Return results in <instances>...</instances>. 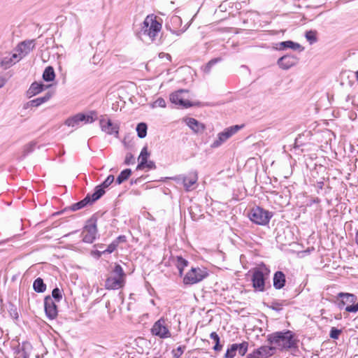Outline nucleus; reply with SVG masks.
Returning a JSON list of instances; mask_svg holds the SVG:
<instances>
[{"instance_id": "f257e3e1", "label": "nucleus", "mask_w": 358, "mask_h": 358, "mask_svg": "<svg viewBox=\"0 0 358 358\" xmlns=\"http://www.w3.org/2000/svg\"><path fill=\"white\" fill-rule=\"evenodd\" d=\"M267 340L270 344L274 345L275 349L280 350L296 348L299 342L294 334L289 330L272 333L268 335Z\"/></svg>"}, {"instance_id": "f03ea898", "label": "nucleus", "mask_w": 358, "mask_h": 358, "mask_svg": "<svg viewBox=\"0 0 358 358\" xmlns=\"http://www.w3.org/2000/svg\"><path fill=\"white\" fill-rule=\"evenodd\" d=\"M161 29L162 23L157 20L156 15L152 14L145 18L140 34L141 36L148 38L151 41H154Z\"/></svg>"}, {"instance_id": "7ed1b4c3", "label": "nucleus", "mask_w": 358, "mask_h": 358, "mask_svg": "<svg viewBox=\"0 0 358 358\" xmlns=\"http://www.w3.org/2000/svg\"><path fill=\"white\" fill-rule=\"evenodd\" d=\"M34 46H17V48L12 54L8 52L0 53V66L3 69H8L22 58L26 56Z\"/></svg>"}, {"instance_id": "20e7f679", "label": "nucleus", "mask_w": 358, "mask_h": 358, "mask_svg": "<svg viewBox=\"0 0 358 358\" xmlns=\"http://www.w3.org/2000/svg\"><path fill=\"white\" fill-rule=\"evenodd\" d=\"M125 276L122 267L120 264H115L110 275L106 280V289H118L123 287L125 284Z\"/></svg>"}, {"instance_id": "39448f33", "label": "nucleus", "mask_w": 358, "mask_h": 358, "mask_svg": "<svg viewBox=\"0 0 358 358\" xmlns=\"http://www.w3.org/2000/svg\"><path fill=\"white\" fill-rule=\"evenodd\" d=\"M96 119V113L94 111H90L87 114L80 113L67 118L64 124L68 127H78L82 122L84 124L92 123Z\"/></svg>"}, {"instance_id": "423d86ee", "label": "nucleus", "mask_w": 358, "mask_h": 358, "mask_svg": "<svg viewBox=\"0 0 358 358\" xmlns=\"http://www.w3.org/2000/svg\"><path fill=\"white\" fill-rule=\"evenodd\" d=\"M272 216L271 212L259 206L252 208L249 213V218L252 222L263 226L268 224Z\"/></svg>"}, {"instance_id": "0eeeda50", "label": "nucleus", "mask_w": 358, "mask_h": 358, "mask_svg": "<svg viewBox=\"0 0 358 358\" xmlns=\"http://www.w3.org/2000/svg\"><path fill=\"white\" fill-rule=\"evenodd\" d=\"M269 271L265 266L255 268L252 273V286L259 291L263 292L265 289V280L268 275Z\"/></svg>"}, {"instance_id": "6e6552de", "label": "nucleus", "mask_w": 358, "mask_h": 358, "mask_svg": "<svg viewBox=\"0 0 358 358\" xmlns=\"http://www.w3.org/2000/svg\"><path fill=\"white\" fill-rule=\"evenodd\" d=\"M96 218L91 217L87 223L82 232L83 241L87 243H92L96 239L97 234Z\"/></svg>"}, {"instance_id": "1a4fd4ad", "label": "nucleus", "mask_w": 358, "mask_h": 358, "mask_svg": "<svg viewBox=\"0 0 358 358\" xmlns=\"http://www.w3.org/2000/svg\"><path fill=\"white\" fill-rule=\"evenodd\" d=\"M104 193L105 191H103L101 188H99L96 191H94L93 194H87V196L83 200L73 204L71 206V210L76 211L85 207L87 205L92 204L100 199L104 194Z\"/></svg>"}, {"instance_id": "9d476101", "label": "nucleus", "mask_w": 358, "mask_h": 358, "mask_svg": "<svg viewBox=\"0 0 358 358\" xmlns=\"http://www.w3.org/2000/svg\"><path fill=\"white\" fill-rule=\"evenodd\" d=\"M242 127L243 126L234 125L226 128L223 131L217 134V138L211 144V148H215L220 147L230 137L237 133Z\"/></svg>"}, {"instance_id": "9b49d317", "label": "nucleus", "mask_w": 358, "mask_h": 358, "mask_svg": "<svg viewBox=\"0 0 358 358\" xmlns=\"http://www.w3.org/2000/svg\"><path fill=\"white\" fill-rule=\"evenodd\" d=\"M188 92L187 90H180L172 93L170 95L171 102L184 108L192 106L194 104H192L187 97Z\"/></svg>"}, {"instance_id": "f8f14e48", "label": "nucleus", "mask_w": 358, "mask_h": 358, "mask_svg": "<svg viewBox=\"0 0 358 358\" xmlns=\"http://www.w3.org/2000/svg\"><path fill=\"white\" fill-rule=\"evenodd\" d=\"M151 332L153 335L160 338H168L171 336L166 321L164 318H160L154 323L151 329Z\"/></svg>"}, {"instance_id": "ddd939ff", "label": "nucleus", "mask_w": 358, "mask_h": 358, "mask_svg": "<svg viewBox=\"0 0 358 358\" xmlns=\"http://www.w3.org/2000/svg\"><path fill=\"white\" fill-rule=\"evenodd\" d=\"M208 273L200 268H192L184 277L183 282L186 285H193L201 281Z\"/></svg>"}, {"instance_id": "4468645a", "label": "nucleus", "mask_w": 358, "mask_h": 358, "mask_svg": "<svg viewBox=\"0 0 358 358\" xmlns=\"http://www.w3.org/2000/svg\"><path fill=\"white\" fill-rule=\"evenodd\" d=\"M176 182L182 181L186 191L194 189L193 187L197 182L198 174L196 171H191L187 176L180 175L174 178Z\"/></svg>"}, {"instance_id": "2eb2a0df", "label": "nucleus", "mask_w": 358, "mask_h": 358, "mask_svg": "<svg viewBox=\"0 0 358 358\" xmlns=\"http://www.w3.org/2000/svg\"><path fill=\"white\" fill-rule=\"evenodd\" d=\"M44 308L46 316L50 320H54L58 315L57 306L50 296H47L44 299Z\"/></svg>"}, {"instance_id": "dca6fc26", "label": "nucleus", "mask_w": 358, "mask_h": 358, "mask_svg": "<svg viewBox=\"0 0 358 358\" xmlns=\"http://www.w3.org/2000/svg\"><path fill=\"white\" fill-rule=\"evenodd\" d=\"M100 127L101 130L109 135L115 134V136H118L119 134V125L116 123H113L109 119H101L100 120Z\"/></svg>"}, {"instance_id": "f3484780", "label": "nucleus", "mask_w": 358, "mask_h": 358, "mask_svg": "<svg viewBox=\"0 0 358 358\" xmlns=\"http://www.w3.org/2000/svg\"><path fill=\"white\" fill-rule=\"evenodd\" d=\"M338 299H341L338 303L339 309H343L345 306L353 305L357 302V297L356 295L350 293L340 292L337 296Z\"/></svg>"}, {"instance_id": "a211bd4d", "label": "nucleus", "mask_w": 358, "mask_h": 358, "mask_svg": "<svg viewBox=\"0 0 358 358\" xmlns=\"http://www.w3.org/2000/svg\"><path fill=\"white\" fill-rule=\"evenodd\" d=\"M31 348L29 343H23L22 345H18L14 349L15 358H29V354L28 350Z\"/></svg>"}, {"instance_id": "6ab92c4d", "label": "nucleus", "mask_w": 358, "mask_h": 358, "mask_svg": "<svg viewBox=\"0 0 358 358\" xmlns=\"http://www.w3.org/2000/svg\"><path fill=\"white\" fill-rule=\"evenodd\" d=\"M296 62V59L289 55H284L278 59V64L283 69H288L294 66Z\"/></svg>"}, {"instance_id": "aec40b11", "label": "nucleus", "mask_w": 358, "mask_h": 358, "mask_svg": "<svg viewBox=\"0 0 358 358\" xmlns=\"http://www.w3.org/2000/svg\"><path fill=\"white\" fill-rule=\"evenodd\" d=\"M273 287L276 289H282L286 282L285 275L282 271H276L273 275Z\"/></svg>"}, {"instance_id": "412c9836", "label": "nucleus", "mask_w": 358, "mask_h": 358, "mask_svg": "<svg viewBox=\"0 0 358 358\" xmlns=\"http://www.w3.org/2000/svg\"><path fill=\"white\" fill-rule=\"evenodd\" d=\"M274 346H262L254 352L259 356V358H267L273 355L275 350Z\"/></svg>"}, {"instance_id": "4be33fe9", "label": "nucleus", "mask_w": 358, "mask_h": 358, "mask_svg": "<svg viewBox=\"0 0 358 358\" xmlns=\"http://www.w3.org/2000/svg\"><path fill=\"white\" fill-rule=\"evenodd\" d=\"M187 126L196 133L202 132L205 127L196 119L189 117L186 120Z\"/></svg>"}, {"instance_id": "5701e85b", "label": "nucleus", "mask_w": 358, "mask_h": 358, "mask_svg": "<svg viewBox=\"0 0 358 358\" xmlns=\"http://www.w3.org/2000/svg\"><path fill=\"white\" fill-rule=\"evenodd\" d=\"M149 152H148L147 147H144L141 152V154L138 157V160L140 161L138 164L136 169L141 170L145 168V163H147L148 157L149 156Z\"/></svg>"}, {"instance_id": "b1692460", "label": "nucleus", "mask_w": 358, "mask_h": 358, "mask_svg": "<svg viewBox=\"0 0 358 358\" xmlns=\"http://www.w3.org/2000/svg\"><path fill=\"white\" fill-rule=\"evenodd\" d=\"M52 93L48 92L43 96L38 97L35 99H33L30 101L31 106L34 107H38L42 103L48 101L50 97L52 96Z\"/></svg>"}, {"instance_id": "393cba45", "label": "nucleus", "mask_w": 358, "mask_h": 358, "mask_svg": "<svg viewBox=\"0 0 358 358\" xmlns=\"http://www.w3.org/2000/svg\"><path fill=\"white\" fill-rule=\"evenodd\" d=\"M33 289L38 293H43L46 290V285L44 283L43 280L41 278H37L33 283Z\"/></svg>"}, {"instance_id": "a878e982", "label": "nucleus", "mask_w": 358, "mask_h": 358, "mask_svg": "<svg viewBox=\"0 0 358 358\" xmlns=\"http://www.w3.org/2000/svg\"><path fill=\"white\" fill-rule=\"evenodd\" d=\"M131 175V170L130 169H126L121 171L120 175L116 179V183L118 185L122 184L123 182L127 180Z\"/></svg>"}, {"instance_id": "bb28decb", "label": "nucleus", "mask_w": 358, "mask_h": 358, "mask_svg": "<svg viewBox=\"0 0 358 358\" xmlns=\"http://www.w3.org/2000/svg\"><path fill=\"white\" fill-rule=\"evenodd\" d=\"M55 78V71L52 66H48L45 68L43 73V78L45 81H52Z\"/></svg>"}, {"instance_id": "cd10ccee", "label": "nucleus", "mask_w": 358, "mask_h": 358, "mask_svg": "<svg viewBox=\"0 0 358 358\" xmlns=\"http://www.w3.org/2000/svg\"><path fill=\"white\" fill-rule=\"evenodd\" d=\"M147 129H148V127L145 123L141 122V123L138 124L137 127H136V131H137L138 136L140 138H145L147 135Z\"/></svg>"}, {"instance_id": "c85d7f7f", "label": "nucleus", "mask_w": 358, "mask_h": 358, "mask_svg": "<svg viewBox=\"0 0 358 358\" xmlns=\"http://www.w3.org/2000/svg\"><path fill=\"white\" fill-rule=\"evenodd\" d=\"M176 266L179 270L180 275L182 274L183 269L188 264V262L180 256L176 257Z\"/></svg>"}, {"instance_id": "c756f323", "label": "nucleus", "mask_w": 358, "mask_h": 358, "mask_svg": "<svg viewBox=\"0 0 358 358\" xmlns=\"http://www.w3.org/2000/svg\"><path fill=\"white\" fill-rule=\"evenodd\" d=\"M43 85L38 83H34L29 87L28 92L29 94L36 95L43 90Z\"/></svg>"}, {"instance_id": "7c9ffc66", "label": "nucleus", "mask_w": 358, "mask_h": 358, "mask_svg": "<svg viewBox=\"0 0 358 358\" xmlns=\"http://www.w3.org/2000/svg\"><path fill=\"white\" fill-rule=\"evenodd\" d=\"M114 176L113 175H109L106 179L100 185L95 187L94 191H96L99 188H101L103 191L104 189L110 186L112 182L114 181Z\"/></svg>"}, {"instance_id": "2f4dec72", "label": "nucleus", "mask_w": 358, "mask_h": 358, "mask_svg": "<svg viewBox=\"0 0 358 358\" xmlns=\"http://www.w3.org/2000/svg\"><path fill=\"white\" fill-rule=\"evenodd\" d=\"M210 338L213 339L215 343V345L213 347V350L215 351H220L222 348V345H220V337L218 334L213 331L210 334Z\"/></svg>"}, {"instance_id": "473e14b6", "label": "nucleus", "mask_w": 358, "mask_h": 358, "mask_svg": "<svg viewBox=\"0 0 358 358\" xmlns=\"http://www.w3.org/2000/svg\"><path fill=\"white\" fill-rule=\"evenodd\" d=\"M237 352V343H234L231 345L224 355V358H234Z\"/></svg>"}, {"instance_id": "72a5a7b5", "label": "nucleus", "mask_w": 358, "mask_h": 358, "mask_svg": "<svg viewBox=\"0 0 358 358\" xmlns=\"http://www.w3.org/2000/svg\"><path fill=\"white\" fill-rule=\"evenodd\" d=\"M221 61V58L220 57H217V58H215V59H213L211 60H210L206 64V66H204L203 67H202V70L205 73H209L210 71V69L212 68V66L213 65H215V64H217L218 62Z\"/></svg>"}, {"instance_id": "f704fd0d", "label": "nucleus", "mask_w": 358, "mask_h": 358, "mask_svg": "<svg viewBox=\"0 0 358 358\" xmlns=\"http://www.w3.org/2000/svg\"><path fill=\"white\" fill-rule=\"evenodd\" d=\"M248 343L243 341L241 343H237V352L241 356H243L246 354L248 349Z\"/></svg>"}, {"instance_id": "c9c22d12", "label": "nucleus", "mask_w": 358, "mask_h": 358, "mask_svg": "<svg viewBox=\"0 0 358 358\" xmlns=\"http://www.w3.org/2000/svg\"><path fill=\"white\" fill-rule=\"evenodd\" d=\"M36 146L35 141H31L23 147V155H27L33 152Z\"/></svg>"}, {"instance_id": "e433bc0d", "label": "nucleus", "mask_w": 358, "mask_h": 358, "mask_svg": "<svg viewBox=\"0 0 358 358\" xmlns=\"http://www.w3.org/2000/svg\"><path fill=\"white\" fill-rule=\"evenodd\" d=\"M316 31H308L306 32V38L307 41L310 43H315L317 42V36H316Z\"/></svg>"}, {"instance_id": "4c0bfd02", "label": "nucleus", "mask_w": 358, "mask_h": 358, "mask_svg": "<svg viewBox=\"0 0 358 358\" xmlns=\"http://www.w3.org/2000/svg\"><path fill=\"white\" fill-rule=\"evenodd\" d=\"M122 143L126 149L130 150L134 147V142L133 139L129 136H125L122 141Z\"/></svg>"}, {"instance_id": "58836bf2", "label": "nucleus", "mask_w": 358, "mask_h": 358, "mask_svg": "<svg viewBox=\"0 0 358 358\" xmlns=\"http://www.w3.org/2000/svg\"><path fill=\"white\" fill-rule=\"evenodd\" d=\"M51 297L57 302L60 301L62 299V291L57 287L55 288L52 292Z\"/></svg>"}, {"instance_id": "ea45409f", "label": "nucleus", "mask_w": 358, "mask_h": 358, "mask_svg": "<svg viewBox=\"0 0 358 358\" xmlns=\"http://www.w3.org/2000/svg\"><path fill=\"white\" fill-rule=\"evenodd\" d=\"M186 347L185 345L178 346L176 349L172 350L174 358H179L184 352Z\"/></svg>"}, {"instance_id": "a19ab883", "label": "nucleus", "mask_w": 358, "mask_h": 358, "mask_svg": "<svg viewBox=\"0 0 358 358\" xmlns=\"http://www.w3.org/2000/svg\"><path fill=\"white\" fill-rule=\"evenodd\" d=\"M180 34H181L180 31H172V30H170V33L169 34H162L163 38H162V43H169V41L166 40V38L167 37L171 38L174 35L179 36Z\"/></svg>"}, {"instance_id": "79ce46f5", "label": "nucleus", "mask_w": 358, "mask_h": 358, "mask_svg": "<svg viewBox=\"0 0 358 358\" xmlns=\"http://www.w3.org/2000/svg\"><path fill=\"white\" fill-rule=\"evenodd\" d=\"M342 331L341 329H338L335 327H332L330 331L329 336L333 339H338L339 335L341 334Z\"/></svg>"}, {"instance_id": "37998d69", "label": "nucleus", "mask_w": 358, "mask_h": 358, "mask_svg": "<svg viewBox=\"0 0 358 358\" xmlns=\"http://www.w3.org/2000/svg\"><path fill=\"white\" fill-rule=\"evenodd\" d=\"M152 107H162L165 108L166 107V101L163 98H158L153 103Z\"/></svg>"}, {"instance_id": "c03bdc74", "label": "nucleus", "mask_w": 358, "mask_h": 358, "mask_svg": "<svg viewBox=\"0 0 358 358\" xmlns=\"http://www.w3.org/2000/svg\"><path fill=\"white\" fill-rule=\"evenodd\" d=\"M117 246L118 245H117L116 242L113 241L105 250H103V252H105V253L110 254L116 250Z\"/></svg>"}, {"instance_id": "a18cd8bd", "label": "nucleus", "mask_w": 358, "mask_h": 358, "mask_svg": "<svg viewBox=\"0 0 358 358\" xmlns=\"http://www.w3.org/2000/svg\"><path fill=\"white\" fill-rule=\"evenodd\" d=\"M345 310L348 313H357L358 311V301L353 305L347 306Z\"/></svg>"}, {"instance_id": "49530a36", "label": "nucleus", "mask_w": 358, "mask_h": 358, "mask_svg": "<svg viewBox=\"0 0 358 358\" xmlns=\"http://www.w3.org/2000/svg\"><path fill=\"white\" fill-rule=\"evenodd\" d=\"M135 162V159L131 153H127L125 157L124 164L127 165L133 164Z\"/></svg>"}, {"instance_id": "de8ad7c7", "label": "nucleus", "mask_w": 358, "mask_h": 358, "mask_svg": "<svg viewBox=\"0 0 358 358\" xmlns=\"http://www.w3.org/2000/svg\"><path fill=\"white\" fill-rule=\"evenodd\" d=\"M282 48H276L277 50H284L286 48H290L294 50L301 52L304 50L303 46H281Z\"/></svg>"}, {"instance_id": "09e8293b", "label": "nucleus", "mask_w": 358, "mask_h": 358, "mask_svg": "<svg viewBox=\"0 0 358 358\" xmlns=\"http://www.w3.org/2000/svg\"><path fill=\"white\" fill-rule=\"evenodd\" d=\"M113 241L116 242L117 245H118L120 243L126 242V237L125 236L121 235L117 237Z\"/></svg>"}, {"instance_id": "8fccbe9b", "label": "nucleus", "mask_w": 358, "mask_h": 358, "mask_svg": "<svg viewBox=\"0 0 358 358\" xmlns=\"http://www.w3.org/2000/svg\"><path fill=\"white\" fill-rule=\"evenodd\" d=\"M36 43V40L35 39L24 40L23 41L20 42L17 45H31V43Z\"/></svg>"}, {"instance_id": "3c124183", "label": "nucleus", "mask_w": 358, "mask_h": 358, "mask_svg": "<svg viewBox=\"0 0 358 358\" xmlns=\"http://www.w3.org/2000/svg\"><path fill=\"white\" fill-rule=\"evenodd\" d=\"M145 167H147L149 169H153L155 168V164L154 162L147 160V163H145Z\"/></svg>"}, {"instance_id": "603ef678", "label": "nucleus", "mask_w": 358, "mask_h": 358, "mask_svg": "<svg viewBox=\"0 0 358 358\" xmlns=\"http://www.w3.org/2000/svg\"><path fill=\"white\" fill-rule=\"evenodd\" d=\"M276 45H299V44L297 43H294L292 41H287L280 42V43H277Z\"/></svg>"}, {"instance_id": "864d4df0", "label": "nucleus", "mask_w": 358, "mask_h": 358, "mask_svg": "<svg viewBox=\"0 0 358 358\" xmlns=\"http://www.w3.org/2000/svg\"><path fill=\"white\" fill-rule=\"evenodd\" d=\"M159 58H162V59L164 57H166L168 60H170V59H171V55L169 54L164 53V52L159 53Z\"/></svg>"}, {"instance_id": "5fc2aeb1", "label": "nucleus", "mask_w": 358, "mask_h": 358, "mask_svg": "<svg viewBox=\"0 0 358 358\" xmlns=\"http://www.w3.org/2000/svg\"><path fill=\"white\" fill-rule=\"evenodd\" d=\"M92 254L94 255L97 256V257H100L102 254H105V252H103V250H95V251L92 252Z\"/></svg>"}, {"instance_id": "6e6d98bb", "label": "nucleus", "mask_w": 358, "mask_h": 358, "mask_svg": "<svg viewBox=\"0 0 358 358\" xmlns=\"http://www.w3.org/2000/svg\"><path fill=\"white\" fill-rule=\"evenodd\" d=\"M246 358H259V356L253 351L247 355Z\"/></svg>"}, {"instance_id": "4d7b16f0", "label": "nucleus", "mask_w": 358, "mask_h": 358, "mask_svg": "<svg viewBox=\"0 0 358 358\" xmlns=\"http://www.w3.org/2000/svg\"><path fill=\"white\" fill-rule=\"evenodd\" d=\"M6 79L3 77H0V88H1L2 87L4 86V85L6 84Z\"/></svg>"}, {"instance_id": "13d9d810", "label": "nucleus", "mask_w": 358, "mask_h": 358, "mask_svg": "<svg viewBox=\"0 0 358 358\" xmlns=\"http://www.w3.org/2000/svg\"><path fill=\"white\" fill-rule=\"evenodd\" d=\"M47 44H49V43H54V38L52 37H50V38H46V42H45Z\"/></svg>"}, {"instance_id": "bf43d9fd", "label": "nucleus", "mask_w": 358, "mask_h": 358, "mask_svg": "<svg viewBox=\"0 0 358 358\" xmlns=\"http://www.w3.org/2000/svg\"><path fill=\"white\" fill-rule=\"evenodd\" d=\"M98 247L100 248V250H104V249H103V245H98Z\"/></svg>"}, {"instance_id": "052dcab7", "label": "nucleus", "mask_w": 358, "mask_h": 358, "mask_svg": "<svg viewBox=\"0 0 358 358\" xmlns=\"http://www.w3.org/2000/svg\"><path fill=\"white\" fill-rule=\"evenodd\" d=\"M174 20H177V21H179L180 19V17H179L176 16V17H174Z\"/></svg>"}, {"instance_id": "680f3d73", "label": "nucleus", "mask_w": 358, "mask_h": 358, "mask_svg": "<svg viewBox=\"0 0 358 358\" xmlns=\"http://www.w3.org/2000/svg\"><path fill=\"white\" fill-rule=\"evenodd\" d=\"M356 243L358 244V232L357 233L356 235Z\"/></svg>"}, {"instance_id": "e2e57ef3", "label": "nucleus", "mask_w": 358, "mask_h": 358, "mask_svg": "<svg viewBox=\"0 0 358 358\" xmlns=\"http://www.w3.org/2000/svg\"><path fill=\"white\" fill-rule=\"evenodd\" d=\"M132 358H134V357H132Z\"/></svg>"}]
</instances>
